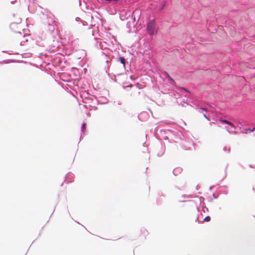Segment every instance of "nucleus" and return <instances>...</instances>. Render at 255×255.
<instances>
[{"instance_id":"7ed1b4c3","label":"nucleus","mask_w":255,"mask_h":255,"mask_svg":"<svg viewBox=\"0 0 255 255\" xmlns=\"http://www.w3.org/2000/svg\"><path fill=\"white\" fill-rule=\"evenodd\" d=\"M19 27V25L18 24H13L12 25V27H11V28L14 31V32H16V29L17 28H18Z\"/></svg>"},{"instance_id":"39448f33","label":"nucleus","mask_w":255,"mask_h":255,"mask_svg":"<svg viewBox=\"0 0 255 255\" xmlns=\"http://www.w3.org/2000/svg\"><path fill=\"white\" fill-rule=\"evenodd\" d=\"M119 60L124 65H125V59L123 57H120L119 58Z\"/></svg>"},{"instance_id":"0eeeda50","label":"nucleus","mask_w":255,"mask_h":255,"mask_svg":"<svg viewBox=\"0 0 255 255\" xmlns=\"http://www.w3.org/2000/svg\"><path fill=\"white\" fill-rule=\"evenodd\" d=\"M203 111L206 112V110L205 108H201L199 109V112L200 113H202L203 112Z\"/></svg>"},{"instance_id":"6e6552de","label":"nucleus","mask_w":255,"mask_h":255,"mask_svg":"<svg viewBox=\"0 0 255 255\" xmlns=\"http://www.w3.org/2000/svg\"><path fill=\"white\" fill-rule=\"evenodd\" d=\"M248 130H250V131L252 132L255 130V128H254L253 129H249Z\"/></svg>"},{"instance_id":"9d476101","label":"nucleus","mask_w":255,"mask_h":255,"mask_svg":"<svg viewBox=\"0 0 255 255\" xmlns=\"http://www.w3.org/2000/svg\"><path fill=\"white\" fill-rule=\"evenodd\" d=\"M143 233H144V234L147 233V231H143Z\"/></svg>"},{"instance_id":"f257e3e1","label":"nucleus","mask_w":255,"mask_h":255,"mask_svg":"<svg viewBox=\"0 0 255 255\" xmlns=\"http://www.w3.org/2000/svg\"><path fill=\"white\" fill-rule=\"evenodd\" d=\"M155 23L154 20L150 21L147 24V31L150 35H153L154 32Z\"/></svg>"},{"instance_id":"423d86ee","label":"nucleus","mask_w":255,"mask_h":255,"mask_svg":"<svg viewBox=\"0 0 255 255\" xmlns=\"http://www.w3.org/2000/svg\"><path fill=\"white\" fill-rule=\"evenodd\" d=\"M210 220H211L210 217L208 216L204 218V221L205 222H209L210 221Z\"/></svg>"},{"instance_id":"1a4fd4ad","label":"nucleus","mask_w":255,"mask_h":255,"mask_svg":"<svg viewBox=\"0 0 255 255\" xmlns=\"http://www.w3.org/2000/svg\"><path fill=\"white\" fill-rule=\"evenodd\" d=\"M203 116L206 119H207L208 120H209V119L207 117V116H206V115L205 114H203Z\"/></svg>"},{"instance_id":"9b49d317","label":"nucleus","mask_w":255,"mask_h":255,"mask_svg":"<svg viewBox=\"0 0 255 255\" xmlns=\"http://www.w3.org/2000/svg\"><path fill=\"white\" fill-rule=\"evenodd\" d=\"M18 33L19 34H21V32H20V31H18Z\"/></svg>"},{"instance_id":"20e7f679","label":"nucleus","mask_w":255,"mask_h":255,"mask_svg":"<svg viewBox=\"0 0 255 255\" xmlns=\"http://www.w3.org/2000/svg\"><path fill=\"white\" fill-rule=\"evenodd\" d=\"M164 74L170 81L173 83H175L174 80L169 75V74L166 72H164Z\"/></svg>"},{"instance_id":"f03ea898","label":"nucleus","mask_w":255,"mask_h":255,"mask_svg":"<svg viewBox=\"0 0 255 255\" xmlns=\"http://www.w3.org/2000/svg\"><path fill=\"white\" fill-rule=\"evenodd\" d=\"M221 122L222 123H225V124H228V125H230V126H231V127H234V125H233V124L232 123H231V122H230L229 121H227V120H221Z\"/></svg>"}]
</instances>
